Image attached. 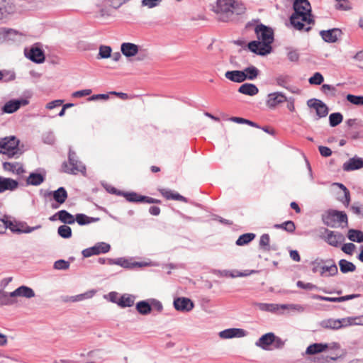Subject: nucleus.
<instances>
[{
  "mask_svg": "<svg viewBox=\"0 0 363 363\" xmlns=\"http://www.w3.org/2000/svg\"><path fill=\"white\" fill-rule=\"evenodd\" d=\"M252 272H253V271H251V272L245 271L244 272H240L238 271L226 272L225 276H228V277H230L232 278H235V277H247V276L251 274Z\"/></svg>",
  "mask_w": 363,
  "mask_h": 363,
  "instance_id": "56",
  "label": "nucleus"
},
{
  "mask_svg": "<svg viewBox=\"0 0 363 363\" xmlns=\"http://www.w3.org/2000/svg\"><path fill=\"white\" fill-rule=\"evenodd\" d=\"M68 159V162L62 164L64 172L72 174H85L86 167L78 160L75 152L69 150Z\"/></svg>",
  "mask_w": 363,
  "mask_h": 363,
  "instance_id": "5",
  "label": "nucleus"
},
{
  "mask_svg": "<svg viewBox=\"0 0 363 363\" xmlns=\"http://www.w3.org/2000/svg\"><path fill=\"white\" fill-rule=\"evenodd\" d=\"M174 308L177 311H189L194 308L193 302L188 298H177L174 301Z\"/></svg>",
  "mask_w": 363,
  "mask_h": 363,
  "instance_id": "17",
  "label": "nucleus"
},
{
  "mask_svg": "<svg viewBox=\"0 0 363 363\" xmlns=\"http://www.w3.org/2000/svg\"><path fill=\"white\" fill-rule=\"evenodd\" d=\"M287 101L286 96L281 92H274L268 94L267 106L270 108H274L278 105Z\"/></svg>",
  "mask_w": 363,
  "mask_h": 363,
  "instance_id": "8",
  "label": "nucleus"
},
{
  "mask_svg": "<svg viewBox=\"0 0 363 363\" xmlns=\"http://www.w3.org/2000/svg\"><path fill=\"white\" fill-rule=\"evenodd\" d=\"M84 257H89L92 255H99L95 245L92 247L86 248L82 251Z\"/></svg>",
  "mask_w": 363,
  "mask_h": 363,
  "instance_id": "63",
  "label": "nucleus"
},
{
  "mask_svg": "<svg viewBox=\"0 0 363 363\" xmlns=\"http://www.w3.org/2000/svg\"><path fill=\"white\" fill-rule=\"evenodd\" d=\"M255 306L263 311L277 312L279 310L285 309H298L301 306L292 304H275V303H256Z\"/></svg>",
  "mask_w": 363,
  "mask_h": 363,
  "instance_id": "7",
  "label": "nucleus"
},
{
  "mask_svg": "<svg viewBox=\"0 0 363 363\" xmlns=\"http://www.w3.org/2000/svg\"><path fill=\"white\" fill-rule=\"evenodd\" d=\"M26 56L36 63H42L45 61L44 52L38 47H32Z\"/></svg>",
  "mask_w": 363,
  "mask_h": 363,
  "instance_id": "18",
  "label": "nucleus"
},
{
  "mask_svg": "<svg viewBox=\"0 0 363 363\" xmlns=\"http://www.w3.org/2000/svg\"><path fill=\"white\" fill-rule=\"evenodd\" d=\"M323 223L330 227H335L337 224L345 223L347 224V214L342 211L329 210L323 215Z\"/></svg>",
  "mask_w": 363,
  "mask_h": 363,
  "instance_id": "6",
  "label": "nucleus"
},
{
  "mask_svg": "<svg viewBox=\"0 0 363 363\" xmlns=\"http://www.w3.org/2000/svg\"><path fill=\"white\" fill-rule=\"evenodd\" d=\"M10 296H15V298L24 297L26 298H30L35 296V292L31 288L28 286H21L13 291L10 292Z\"/></svg>",
  "mask_w": 363,
  "mask_h": 363,
  "instance_id": "15",
  "label": "nucleus"
},
{
  "mask_svg": "<svg viewBox=\"0 0 363 363\" xmlns=\"http://www.w3.org/2000/svg\"><path fill=\"white\" fill-rule=\"evenodd\" d=\"M136 309L140 314L143 315L150 313L152 310L150 305L145 301L138 302L136 305Z\"/></svg>",
  "mask_w": 363,
  "mask_h": 363,
  "instance_id": "38",
  "label": "nucleus"
},
{
  "mask_svg": "<svg viewBox=\"0 0 363 363\" xmlns=\"http://www.w3.org/2000/svg\"><path fill=\"white\" fill-rule=\"evenodd\" d=\"M161 0H142V6L149 9L154 8L159 5Z\"/></svg>",
  "mask_w": 363,
  "mask_h": 363,
  "instance_id": "60",
  "label": "nucleus"
},
{
  "mask_svg": "<svg viewBox=\"0 0 363 363\" xmlns=\"http://www.w3.org/2000/svg\"><path fill=\"white\" fill-rule=\"evenodd\" d=\"M328 345L321 343H315L309 345L306 349V353L308 354H315L323 352L328 348Z\"/></svg>",
  "mask_w": 363,
  "mask_h": 363,
  "instance_id": "31",
  "label": "nucleus"
},
{
  "mask_svg": "<svg viewBox=\"0 0 363 363\" xmlns=\"http://www.w3.org/2000/svg\"><path fill=\"white\" fill-rule=\"evenodd\" d=\"M345 320H348L347 327L350 325H363V315L357 317H347Z\"/></svg>",
  "mask_w": 363,
  "mask_h": 363,
  "instance_id": "49",
  "label": "nucleus"
},
{
  "mask_svg": "<svg viewBox=\"0 0 363 363\" xmlns=\"http://www.w3.org/2000/svg\"><path fill=\"white\" fill-rule=\"evenodd\" d=\"M348 320H345V318L342 319H327L321 323L323 328L325 329L338 330L344 327H347Z\"/></svg>",
  "mask_w": 363,
  "mask_h": 363,
  "instance_id": "9",
  "label": "nucleus"
},
{
  "mask_svg": "<svg viewBox=\"0 0 363 363\" xmlns=\"http://www.w3.org/2000/svg\"><path fill=\"white\" fill-rule=\"evenodd\" d=\"M44 182V177L41 174L31 173L26 179L28 185L38 186Z\"/></svg>",
  "mask_w": 363,
  "mask_h": 363,
  "instance_id": "30",
  "label": "nucleus"
},
{
  "mask_svg": "<svg viewBox=\"0 0 363 363\" xmlns=\"http://www.w3.org/2000/svg\"><path fill=\"white\" fill-rule=\"evenodd\" d=\"M230 121L238 123L247 124L252 127L259 128V126L255 122L240 117H231Z\"/></svg>",
  "mask_w": 363,
  "mask_h": 363,
  "instance_id": "50",
  "label": "nucleus"
},
{
  "mask_svg": "<svg viewBox=\"0 0 363 363\" xmlns=\"http://www.w3.org/2000/svg\"><path fill=\"white\" fill-rule=\"evenodd\" d=\"M3 168L5 171L11 172L16 174H21L24 172L23 167L19 162H4Z\"/></svg>",
  "mask_w": 363,
  "mask_h": 363,
  "instance_id": "27",
  "label": "nucleus"
},
{
  "mask_svg": "<svg viewBox=\"0 0 363 363\" xmlns=\"http://www.w3.org/2000/svg\"><path fill=\"white\" fill-rule=\"evenodd\" d=\"M246 335V332L240 328H230L224 330L219 333L220 337L229 339L233 337H242Z\"/></svg>",
  "mask_w": 363,
  "mask_h": 363,
  "instance_id": "13",
  "label": "nucleus"
},
{
  "mask_svg": "<svg viewBox=\"0 0 363 363\" xmlns=\"http://www.w3.org/2000/svg\"><path fill=\"white\" fill-rule=\"evenodd\" d=\"M274 228L284 229L289 233H293L296 229L295 224L291 220L286 221L281 224H276Z\"/></svg>",
  "mask_w": 363,
  "mask_h": 363,
  "instance_id": "40",
  "label": "nucleus"
},
{
  "mask_svg": "<svg viewBox=\"0 0 363 363\" xmlns=\"http://www.w3.org/2000/svg\"><path fill=\"white\" fill-rule=\"evenodd\" d=\"M1 299V303L4 305H12L17 302L15 296H11L10 293H4Z\"/></svg>",
  "mask_w": 363,
  "mask_h": 363,
  "instance_id": "51",
  "label": "nucleus"
},
{
  "mask_svg": "<svg viewBox=\"0 0 363 363\" xmlns=\"http://www.w3.org/2000/svg\"><path fill=\"white\" fill-rule=\"evenodd\" d=\"M6 225L7 228H9L13 233H31L35 228L26 227L23 228V225L21 223H17L15 221H11L8 219V217L6 216Z\"/></svg>",
  "mask_w": 363,
  "mask_h": 363,
  "instance_id": "16",
  "label": "nucleus"
},
{
  "mask_svg": "<svg viewBox=\"0 0 363 363\" xmlns=\"http://www.w3.org/2000/svg\"><path fill=\"white\" fill-rule=\"evenodd\" d=\"M242 72H245L246 79L254 80L259 75V69L255 66H250L245 68Z\"/></svg>",
  "mask_w": 363,
  "mask_h": 363,
  "instance_id": "37",
  "label": "nucleus"
},
{
  "mask_svg": "<svg viewBox=\"0 0 363 363\" xmlns=\"http://www.w3.org/2000/svg\"><path fill=\"white\" fill-rule=\"evenodd\" d=\"M124 197L130 202H140L142 203V195H140L135 192L125 193Z\"/></svg>",
  "mask_w": 363,
  "mask_h": 363,
  "instance_id": "47",
  "label": "nucleus"
},
{
  "mask_svg": "<svg viewBox=\"0 0 363 363\" xmlns=\"http://www.w3.org/2000/svg\"><path fill=\"white\" fill-rule=\"evenodd\" d=\"M343 119V116L340 113H333L329 116L330 125L332 127H335L339 125Z\"/></svg>",
  "mask_w": 363,
  "mask_h": 363,
  "instance_id": "41",
  "label": "nucleus"
},
{
  "mask_svg": "<svg viewBox=\"0 0 363 363\" xmlns=\"http://www.w3.org/2000/svg\"><path fill=\"white\" fill-rule=\"evenodd\" d=\"M69 267V263L64 259H60L55 262L54 268L56 269H67Z\"/></svg>",
  "mask_w": 363,
  "mask_h": 363,
  "instance_id": "59",
  "label": "nucleus"
},
{
  "mask_svg": "<svg viewBox=\"0 0 363 363\" xmlns=\"http://www.w3.org/2000/svg\"><path fill=\"white\" fill-rule=\"evenodd\" d=\"M135 297L132 295L124 294L120 296V302H118V306L121 307H130L134 304Z\"/></svg>",
  "mask_w": 363,
  "mask_h": 363,
  "instance_id": "35",
  "label": "nucleus"
},
{
  "mask_svg": "<svg viewBox=\"0 0 363 363\" xmlns=\"http://www.w3.org/2000/svg\"><path fill=\"white\" fill-rule=\"evenodd\" d=\"M297 21L301 25H303V26H302V28H296V29L298 30H304L306 32H308L311 29V26L315 23V21L313 18L312 22H308V21L304 22L302 21L301 17H298V19H297Z\"/></svg>",
  "mask_w": 363,
  "mask_h": 363,
  "instance_id": "53",
  "label": "nucleus"
},
{
  "mask_svg": "<svg viewBox=\"0 0 363 363\" xmlns=\"http://www.w3.org/2000/svg\"><path fill=\"white\" fill-rule=\"evenodd\" d=\"M336 9L342 11H348L352 9V4L350 0H336Z\"/></svg>",
  "mask_w": 363,
  "mask_h": 363,
  "instance_id": "43",
  "label": "nucleus"
},
{
  "mask_svg": "<svg viewBox=\"0 0 363 363\" xmlns=\"http://www.w3.org/2000/svg\"><path fill=\"white\" fill-rule=\"evenodd\" d=\"M56 215L58 216L59 220L64 223L74 224L75 222L74 216L65 210L58 211Z\"/></svg>",
  "mask_w": 363,
  "mask_h": 363,
  "instance_id": "29",
  "label": "nucleus"
},
{
  "mask_svg": "<svg viewBox=\"0 0 363 363\" xmlns=\"http://www.w3.org/2000/svg\"><path fill=\"white\" fill-rule=\"evenodd\" d=\"M52 195L54 200L59 204L64 203L67 199V192L64 187H60L56 191L49 193Z\"/></svg>",
  "mask_w": 363,
  "mask_h": 363,
  "instance_id": "26",
  "label": "nucleus"
},
{
  "mask_svg": "<svg viewBox=\"0 0 363 363\" xmlns=\"http://www.w3.org/2000/svg\"><path fill=\"white\" fill-rule=\"evenodd\" d=\"M339 266L340 271L344 274L354 272L356 269V266L346 259L340 260Z\"/></svg>",
  "mask_w": 363,
  "mask_h": 363,
  "instance_id": "32",
  "label": "nucleus"
},
{
  "mask_svg": "<svg viewBox=\"0 0 363 363\" xmlns=\"http://www.w3.org/2000/svg\"><path fill=\"white\" fill-rule=\"evenodd\" d=\"M94 292L93 291H87L84 294H79L75 296L72 297V301H80L84 299L90 298L93 296Z\"/></svg>",
  "mask_w": 363,
  "mask_h": 363,
  "instance_id": "58",
  "label": "nucleus"
},
{
  "mask_svg": "<svg viewBox=\"0 0 363 363\" xmlns=\"http://www.w3.org/2000/svg\"><path fill=\"white\" fill-rule=\"evenodd\" d=\"M213 11L217 14L219 21L228 22L233 19L234 15L245 13V7L235 0H217Z\"/></svg>",
  "mask_w": 363,
  "mask_h": 363,
  "instance_id": "2",
  "label": "nucleus"
},
{
  "mask_svg": "<svg viewBox=\"0 0 363 363\" xmlns=\"http://www.w3.org/2000/svg\"><path fill=\"white\" fill-rule=\"evenodd\" d=\"M347 238L351 241L362 242H363V233L358 230L350 229L348 230Z\"/></svg>",
  "mask_w": 363,
  "mask_h": 363,
  "instance_id": "33",
  "label": "nucleus"
},
{
  "mask_svg": "<svg viewBox=\"0 0 363 363\" xmlns=\"http://www.w3.org/2000/svg\"><path fill=\"white\" fill-rule=\"evenodd\" d=\"M270 238L268 234H264L261 236L259 240V246L264 251H269L271 250L269 245Z\"/></svg>",
  "mask_w": 363,
  "mask_h": 363,
  "instance_id": "44",
  "label": "nucleus"
},
{
  "mask_svg": "<svg viewBox=\"0 0 363 363\" xmlns=\"http://www.w3.org/2000/svg\"><path fill=\"white\" fill-rule=\"evenodd\" d=\"M328 273L330 276H334L337 273V267L335 264H331L330 266H323L321 267L320 274L324 276Z\"/></svg>",
  "mask_w": 363,
  "mask_h": 363,
  "instance_id": "42",
  "label": "nucleus"
},
{
  "mask_svg": "<svg viewBox=\"0 0 363 363\" xmlns=\"http://www.w3.org/2000/svg\"><path fill=\"white\" fill-rule=\"evenodd\" d=\"M312 298L313 299L316 300H321V301H326L333 303H340V297H328V296H323L318 294L313 295Z\"/></svg>",
  "mask_w": 363,
  "mask_h": 363,
  "instance_id": "54",
  "label": "nucleus"
},
{
  "mask_svg": "<svg viewBox=\"0 0 363 363\" xmlns=\"http://www.w3.org/2000/svg\"><path fill=\"white\" fill-rule=\"evenodd\" d=\"M18 186L17 181L11 178H4L0 177V193L6 190L13 191Z\"/></svg>",
  "mask_w": 363,
  "mask_h": 363,
  "instance_id": "20",
  "label": "nucleus"
},
{
  "mask_svg": "<svg viewBox=\"0 0 363 363\" xmlns=\"http://www.w3.org/2000/svg\"><path fill=\"white\" fill-rule=\"evenodd\" d=\"M308 105L310 107H312L315 109L316 113L320 118L325 117L328 113V109L327 106L320 100H309L308 101Z\"/></svg>",
  "mask_w": 363,
  "mask_h": 363,
  "instance_id": "11",
  "label": "nucleus"
},
{
  "mask_svg": "<svg viewBox=\"0 0 363 363\" xmlns=\"http://www.w3.org/2000/svg\"><path fill=\"white\" fill-rule=\"evenodd\" d=\"M274 334L273 333H266L259 338L255 345L263 350H268L274 341Z\"/></svg>",
  "mask_w": 363,
  "mask_h": 363,
  "instance_id": "14",
  "label": "nucleus"
},
{
  "mask_svg": "<svg viewBox=\"0 0 363 363\" xmlns=\"http://www.w3.org/2000/svg\"><path fill=\"white\" fill-rule=\"evenodd\" d=\"M75 220L80 225H87L91 223L99 220L98 218L89 217L84 214L79 213L76 215Z\"/></svg>",
  "mask_w": 363,
  "mask_h": 363,
  "instance_id": "34",
  "label": "nucleus"
},
{
  "mask_svg": "<svg viewBox=\"0 0 363 363\" xmlns=\"http://www.w3.org/2000/svg\"><path fill=\"white\" fill-rule=\"evenodd\" d=\"M255 238V234L248 233L240 235L236 241V245L242 246L250 242Z\"/></svg>",
  "mask_w": 363,
  "mask_h": 363,
  "instance_id": "36",
  "label": "nucleus"
},
{
  "mask_svg": "<svg viewBox=\"0 0 363 363\" xmlns=\"http://www.w3.org/2000/svg\"><path fill=\"white\" fill-rule=\"evenodd\" d=\"M327 235L325 237V242L331 246L338 247L344 240V236L337 232L326 230Z\"/></svg>",
  "mask_w": 363,
  "mask_h": 363,
  "instance_id": "10",
  "label": "nucleus"
},
{
  "mask_svg": "<svg viewBox=\"0 0 363 363\" xmlns=\"http://www.w3.org/2000/svg\"><path fill=\"white\" fill-rule=\"evenodd\" d=\"M289 81L287 75H280L276 78L277 84L281 86H285Z\"/></svg>",
  "mask_w": 363,
  "mask_h": 363,
  "instance_id": "61",
  "label": "nucleus"
},
{
  "mask_svg": "<svg viewBox=\"0 0 363 363\" xmlns=\"http://www.w3.org/2000/svg\"><path fill=\"white\" fill-rule=\"evenodd\" d=\"M363 167V159L359 157L350 158L343 164L345 171H353Z\"/></svg>",
  "mask_w": 363,
  "mask_h": 363,
  "instance_id": "21",
  "label": "nucleus"
},
{
  "mask_svg": "<svg viewBox=\"0 0 363 363\" xmlns=\"http://www.w3.org/2000/svg\"><path fill=\"white\" fill-rule=\"evenodd\" d=\"M293 7L294 11L290 17V22L294 28H302L303 25H301L297 21L298 17H301L304 22L313 21L311 6L308 0H295Z\"/></svg>",
  "mask_w": 363,
  "mask_h": 363,
  "instance_id": "3",
  "label": "nucleus"
},
{
  "mask_svg": "<svg viewBox=\"0 0 363 363\" xmlns=\"http://www.w3.org/2000/svg\"><path fill=\"white\" fill-rule=\"evenodd\" d=\"M95 247L99 255L101 253L108 252L111 248L110 245L106 242H99L95 245Z\"/></svg>",
  "mask_w": 363,
  "mask_h": 363,
  "instance_id": "55",
  "label": "nucleus"
},
{
  "mask_svg": "<svg viewBox=\"0 0 363 363\" xmlns=\"http://www.w3.org/2000/svg\"><path fill=\"white\" fill-rule=\"evenodd\" d=\"M57 233L63 238H69L72 236V229L66 225H60Z\"/></svg>",
  "mask_w": 363,
  "mask_h": 363,
  "instance_id": "45",
  "label": "nucleus"
},
{
  "mask_svg": "<svg viewBox=\"0 0 363 363\" xmlns=\"http://www.w3.org/2000/svg\"><path fill=\"white\" fill-rule=\"evenodd\" d=\"M238 91L245 95L255 96L258 93L259 89L253 84L245 83L239 87Z\"/></svg>",
  "mask_w": 363,
  "mask_h": 363,
  "instance_id": "28",
  "label": "nucleus"
},
{
  "mask_svg": "<svg viewBox=\"0 0 363 363\" xmlns=\"http://www.w3.org/2000/svg\"><path fill=\"white\" fill-rule=\"evenodd\" d=\"M111 56V48L109 46L101 45L99 48V57L106 59Z\"/></svg>",
  "mask_w": 363,
  "mask_h": 363,
  "instance_id": "46",
  "label": "nucleus"
},
{
  "mask_svg": "<svg viewBox=\"0 0 363 363\" xmlns=\"http://www.w3.org/2000/svg\"><path fill=\"white\" fill-rule=\"evenodd\" d=\"M324 78L320 72H315L311 77L309 78L308 82L311 84L320 85L323 83Z\"/></svg>",
  "mask_w": 363,
  "mask_h": 363,
  "instance_id": "52",
  "label": "nucleus"
},
{
  "mask_svg": "<svg viewBox=\"0 0 363 363\" xmlns=\"http://www.w3.org/2000/svg\"><path fill=\"white\" fill-rule=\"evenodd\" d=\"M340 34V30L339 29H331L328 30H321L320 32V35L322 38L328 43H334L337 38L338 35Z\"/></svg>",
  "mask_w": 363,
  "mask_h": 363,
  "instance_id": "25",
  "label": "nucleus"
},
{
  "mask_svg": "<svg viewBox=\"0 0 363 363\" xmlns=\"http://www.w3.org/2000/svg\"><path fill=\"white\" fill-rule=\"evenodd\" d=\"M19 140L14 136L0 138V154L9 158H18L23 150L19 147Z\"/></svg>",
  "mask_w": 363,
  "mask_h": 363,
  "instance_id": "4",
  "label": "nucleus"
},
{
  "mask_svg": "<svg viewBox=\"0 0 363 363\" xmlns=\"http://www.w3.org/2000/svg\"><path fill=\"white\" fill-rule=\"evenodd\" d=\"M121 52L128 57L135 56L139 51L137 45L132 43H123L121 46Z\"/></svg>",
  "mask_w": 363,
  "mask_h": 363,
  "instance_id": "19",
  "label": "nucleus"
},
{
  "mask_svg": "<svg viewBox=\"0 0 363 363\" xmlns=\"http://www.w3.org/2000/svg\"><path fill=\"white\" fill-rule=\"evenodd\" d=\"M297 286L299 288L306 289V290H313L317 289V286L311 283H304L301 281H298L297 282Z\"/></svg>",
  "mask_w": 363,
  "mask_h": 363,
  "instance_id": "64",
  "label": "nucleus"
},
{
  "mask_svg": "<svg viewBox=\"0 0 363 363\" xmlns=\"http://www.w3.org/2000/svg\"><path fill=\"white\" fill-rule=\"evenodd\" d=\"M26 100H14L9 101L3 107V111L5 113H12L17 111L21 105H26Z\"/></svg>",
  "mask_w": 363,
  "mask_h": 363,
  "instance_id": "24",
  "label": "nucleus"
},
{
  "mask_svg": "<svg viewBox=\"0 0 363 363\" xmlns=\"http://www.w3.org/2000/svg\"><path fill=\"white\" fill-rule=\"evenodd\" d=\"M159 191L167 200L180 201L185 203L187 202V199L185 197L172 190L160 189Z\"/></svg>",
  "mask_w": 363,
  "mask_h": 363,
  "instance_id": "22",
  "label": "nucleus"
},
{
  "mask_svg": "<svg viewBox=\"0 0 363 363\" xmlns=\"http://www.w3.org/2000/svg\"><path fill=\"white\" fill-rule=\"evenodd\" d=\"M257 38L261 41L249 43V49L257 54L264 55L271 50L270 45L274 40V33L272 28L263 25H257L255 29Z\"/></svg>",
  "mask_w": 363,
  "mask_h": 363,
  "instance_id": "1",
  "label": "nucleus"
},
{
  "mask_svg": "<svg viewBox=\"0 0 363 363\" xmlns=\"http://www.w3.org/2000/svg\"><path fill=\"white\" fill-rule=\"evenodd\" d=\"M225 77L234 82L241 83L246 80L245 72L240 70L228 71L225 73Z\"/></svg>",
  "mask_w": 363,
  "mask_h": 363,
  "instance_id": "23",
  "label": "nucleus"
},
{
  "mask_svg": "<svg viewBox=\"0 0 363 363\" xmlns=\"http://www.w3.org/2000/svg\"><path fill=\"white\" fill-rule=\"evenodd\" d=\"M339 186L342 189L343 196L339 200L345 206H348L350 202V191L342 184H338Z\"/></svg>",
  "mask_w": 363,
  "mask_h": 363,
  "instance_id": "39",
  "label": "nucleus"
},
{
  "mask_svg": "<svg viewBox=\"0 0 363 363\" xmlns=\"http://www.w3.org/2000/svg\"><path fill=\"white\" fill-rule=\"evenodd\" d=\"M321 91L326 95H330L334 96L335 95V88L330 84H323L321 86Z\"/></svg>",
  "mask_w": 363,
  "mask_h": 363,
  "instance_id": "57",
  "label": "nucleus"
},
{
  "mask_svg": "<svg viewBox=\"0 0 363 363\" xmlns=\"http://www.w3.org/2000/svg\"><path fill=\"white\" fill-rule=\"evenodd\" d=\"M16 11L15 5L10 0H0V20Z\"/></svg>",
  "mask_w": 363,
  "mask_h": 363,
  "instance_id": "12",
  "label": "nucleus"
},
{
  "mask_svg": "<svg viewBox=\"0 0 363 363\" xmlns=\"http://www.w3.org/2000/svg\"><path fill=\"white\" fill-rule=\"evenodd\" d=\"M347 100L352 104L357 106L363 105V96H355L352 94H347L346 96Z\"/></svg>",
  "mask_w": 363,
  "mask_h": 363,
  "instance_id": "48",
  "label": "nucleus"
},
{
  "mask_svg": "<svg viewBox=\"0 0 363 363\" xmlns=\"http://www.w3.org/2000/svg\"><path fill=\"white\" fill-rule=\"evenodd\" d=\"M354 249L355 245L351 242L344 244L342 247V250L347 255H352Z\"/></svg>",
  "mask_w": 363,
  "mask_h": 363,
  "instance_id": "62",
  "label": "nucleus"
}]
</instances>
